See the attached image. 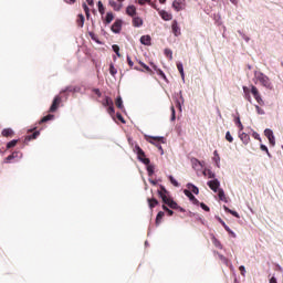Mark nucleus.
Listing matches in <instances>:
<instances>
[{
  "label": "nucleus",
  "mask_w": 283,
  "mask_h": 283,
  "mask_svg": "<svg viewBox=\"0 0 283 283\" xmlns=\"http://www.w3.org/2000/svg\"><path fill=\"white\" fill-rule=\"evenodd\" d=\"M59 105H61V97L55 96L54 99H53V103L50 107V112H56V109H59Z\"/></svg>",
  "instance_id": "6e6552de"
},
{
  "label": "nucleus",
  "mask_w": 283,
  "mask_h": 283,
  "mask_svg": "<svg viewBox=\"0 0 283 283\" xmlns=\"http://www.w3.org/2000/svg\"><path fill=\"white\" fill-rule=\"evenodd\" d=\"M200 207H201V209H203V211H210V209L208 208V206L207 205H205V203H200Z\"/></svg>",
  "instance_id": "774afa93"
},
{
  "label": "nucleus",
  "mask_w": 283,
  "mask_h": 283,
  "mask_svg": "<svg viewBox=\"0 0 283 283\" xmlns=\"http://www.w3.org/2000/svg\"><path fill=\"white\" fill-rule=\"evenodd\" d=\"M188 189H190V191L192 193H195V196H198L200 193V189H198V187H196V185L193 184H187Z\"/></svg>",
  "instance_id": "dca6fc26"
},
{
  "label": "nucleus",
  "mask_w": 283,
  "mask_h": 283,
  "mask_svg": "<svg viewBox=\"0 0 283 283\" xmlns=\"http://www.w3.org/2000/svg\"><path fill=\"white\" fill-rule=\"evenodd\" d=\"M114 21V14L112 12H108L106 14V23H112Z\"/></svg>",
  "instance_id": "e433bc0d"
},
{
  "label": "nucleus",
  "mask_w": 283,
  "mask_h": 283,
  "mask_svg": "<svg viewBox=\"0 0 283 283\" xmlns=\"http://www.w3.org/2000/svg\"><path fill=\"white\" fill-rule=\"evenodd\" d=\"M149 138H151L153 140H157L158 143H163L165 144V137L163 136H150Z\"/></svg>",
  "instance_id": "c756f323"
},
{
  "label": "nucleus",
  "mask_w": 283,
  "mask_h": 283,
  "mask_svg": "<svg viewBox=\"0 0 283 283\" xmlns=\"http://www.w3.org/2000/svg\"><path fill=\"white\" fill-rule=\"evenodd\" d=\"M208 187L211 189V191H213L214 193H218L220 191V180L218 179H212L210 181L207 182Z\"/></svg>",
  "instance_id": "7ed1b4c3"
},
{
  "label": "nucleus",
  "mask_w": 283,
  "mask_h": 283,
  "mask_svg": "<svg viewBox=\"0 0 283 283\" xmlns=\"http://www.w3.org/2000/svg\"><path fill=\"white\" fill-rule=\"evenodd\" d=\"M238 33L240 34V36H242L243 41L245 43H249V41H251V38H249L247 34H244L242 31H238Z\"/></svg>",
  "instance_id": "f704fd0d"
},
{
  "label": "nucleus",
  "mask_w": 283,
  "mask_h": 283,
  "mask_svg": "<svg viewBox=\"0 0 283 283\" xmlns=\"http://www.w3.org/2000/svg\"><path fill=\"white\" fill-rule=\"evenodd\" d=\"M203 174H205V176L207 174L208 178H213V180H216V172L208 170V172H203Z\"/></svg>",
  "instance_id": "5fc2aeb1"
},
{
  "label": "nucleus",
  "mask_w": 283,
  "mask_h": 283,
  "mask_svg": "<svg viewBox=\"0 0 283 283\" xmlns=\"http://www.w3.org/2000/svg\"><path fill=\"white\" fill-rule=\"evenodd\" d=\"M254 98L256 103H259V105H264V99H262V96L260 94L255 95Z\"/></svg>",
  "instance_id": "79ce46f5"
},
{
  "label": "nucleus",
  "mask_w": 283,
  "mask_h": 283,
  "mask_svg": "<svg viewBox=\"0 0 283 283\" xmlns=\"http://www.w3.org/2000/svg\"><path fill=\"white\" fill-rule=\"evenodd\" d=\"M219 260H221V262H223V264H229V260L227 258H224V255L219 254Z\"/></svg>",
  "instance_id": "052dcab7"
},
{
  "label": "nucleus",
  "mask_w": 283,
  "mask_h": 283,
  "mask_svg": "<svg viewBox=\"0 0 283 283\" xmlns=\"http://www.w3.org/2000/svg\"><path fill=\"white\" fill-rule=\"evenodd\" d=\"M154 165H148L147 166V172H148V176H154Z\"/></svg>",
  "instance_id": "c03bdc74"
},
{
  "label": "nucleus",
  "mask_w": 283,
  "mask_h": 283,
  "mask_svg": "<svg viewBox=\"0 0 283 283\" xmlns=\"http://www.w3.org/2000/svg\"><path fill=\"white\" fill-rule=\"evenodd\" d=\"M224 211H227L228 213H231V216H234V218H240V213H238V211L235 210H231L229 209L227 206H223Z\"/></svg>",
  "instance_id": "aec40b11"
},
{
  "label": "nucleus",
  "mask_w": 283,
  "mask_h": 283,
  "mask_svg": "<svg viewBox=\"0 0 283 283\" xmlns=\"http://www.w3.org/2000/svg\"><path fill=\"white\" fill-rule=\"evenodd\" d=\"M114 113H115V111H114V105L108 106V114H109L111 116H114Z\"/></svg>",
  "instance_id": "338daca9"
},
{
  "label": "nucleus",
  "mask_w": 283,
  "mask_h": 283,
  "mask_svg": "<svg viewBox=\"0 0 283 283\" xmlns=\"http://www.w3.org/2000/svg\"><path fill=\"white\" fill-rule=\"evenodd\" d=\"M2 136H6V137L12 136V128H4L2 130Z\"/></svg>",
  "instance_id": "473e14b6"
},
{
  "label": "nucleus",
  "mask_w": 283,
  "mask_h": 283,
  "mask_svg": "<svg viewBox=\"0 0 283 283\" xmlns=\"http://www.w3.org/2000/svg\"><path fill=\"white\" fill-rule=\"evenodd\" d=\"M213 161L216 163V167L220 169V156L213 157Z\"/></svg>",
  "instance_id": "4d7b16f0"
},
{
  "label": "nucleus",
  "mask_w": 283,
  "mask_h": 283,
  "mask_svg": "<svg viewBox=\"0 0 283 283\" xmlns=\"http://www.w3.org/2000/svg\"><path fill=\"white\" fill-rule=\"evenodd\" d=\"M252 136L253 138H255V140H260V143H262V138L260 137V134H258V132H253Z\"/></svg>",
  "instance_id": "bf43d9fd"
},
{
  "label": "nucleus",
  "mask_w": 283,
  "mask_h": 283,
  "mask_svg": "<svg viewBox=\"0 0 283 283\" xmlns=\"http://www.w3.org/2000/svg\"><path fill=\"white\" fill-rule=\"evenodd\" d=\"M168 207L170 209H179L178 203H176V201H174L172 199L170 200V202L168 203Z\"/></svg>",
  "instance_id": "ea45409f"
},
{
  "label": "nucleus",
  "mask_w": 283,
  "mask_h": 283,
  "mask_svg": "<svg viewBox=\"0 0 283 283\" xmlns=\"http://www.w3.org/2000/svg\"><path fill=\"white\" fill-rule=\"evenodd\" d=\"M171 30H172V34L175 36H180L181 31H180V27L178 25V21L177 20L172 21Z\"/></svg>",
  "instance_id": "423d86ee"
},
{
  "label": "nucleus",
  "mask_w": 283,
  "mask_h": 283,
  "mask_svg": "<svg viewBox=\"0 0 283 283\" xmlns=\"http://www.w3.org/2000/svg\"><path fill=\"white\" fill-rule=\"evenodd\" d=\"M177 70L180 73L182 83H185V67L182 66V62L177 63Z\"/></svg>",
  "instance_id": "4468645a"
},
{
  "label": "nucleus",
  "mask_w": 283,
  "mask_h": 283,
  "mask_svg": "<svg viewBox=\"0 0 283 283\" xmlns=\"http://www.w3.org/2000/svg\"><path fill=\"white\" fill-rule=\"evenodd\" d=\"M164 53L167 57H169V61L174 60V52L170 49H165Z\"/></svg>",
  "instance_id": "a878e982"
},
{
  "label": "nucleus",
  "mask_w": 283,
  "mask_h": 283,
  "mask_svg": "<svg viewBox=\"0 0 283 283\" xmlns=\"http://www.w3.org/2000/svg\"><path fill=\"white\" fill-rule=\"evenodd\" d=\"M243 93H244V98H247V101L251 103V91L249 90V87L243 86Z\"/></svg>",
  "instance_id": "6ab92c4d"
},
{
  "label": "nucleus",
  "mask_w": 283,
  "mask_h": 283,
  "mask_svg": "<svg viewBox=\"0 0 283 283\" xmlns=\"http://www.w3.org/2000/svg\"><path fill=\"white\" fill-rule=\"evenodd\" d=\"M109 73L112 76H116V74H118V71L116 70V67H114V64H111Z\"/></svg>",
  "instance_id": "c9c22d12"
},
{
  "label": "nucleus",
  "mask_w": 283,
  "mask_h": 283,
  "mask_svg": "<svg viewBox=\"0 0 283 283\" xmlns=\"http://www.w3.org/2000/svg\"><path fill=\"white\" fill-rule=\"evenodd\" d=\"M139 65H142V67H144V70H146V72H151V69L147 64H145V62L139 61Z\"/></svg>",
  "instance_id": "864d4df0"
},
{
  "label": "nucleus",
  "mask_w": 283,
  "mask_h": 283,
  "mask_svg": "<svg viewBox=\"0 0 283 283\" xmlns=\"http://www.w3.org/2000/svg\"><path fill=\"white\" fill-rule=\"evenodd\" d=\"M168 180H170V184H171L174 187H180V184L178 182V180H176V178H174V176L169 175V176H168Z\"/></svg>",
  "instance_id": "b1692460"
},
{
  "label": "nucleus",
  "mask_w": 283,
  "mask_h": 283,
  "mask_svg": "<svg viewBox=\"0 0 283 283\" xmlns=\"http://www.w3.org/2000/svg\"><path fill=\"white\" fill-rule=\"evenodd\" d=\"M163 202H164L165 205H168V206H169V203L171 202V199L167 198V196H164V197H163Z\"/></svg>",
  "instance_id": "69168bd1"
},
{
  "label": "nucleus",
  "mask_w": 283,
  "mask_h": 283,
  "mask_svg": "<svg viewBox=\"0 0 283 283\" xmlns=\"http://www.w3.org/2000/svg\"><path fill=\"white\" fill-rule=\"evenodd\" d=\"M81 88H78V87H76V86H74V87H72V86H69V87H66L65 90H63L62 92H78Z\"/></svg>",
  "instance_id": "58836bf2"
},
{
  "label": "nucleus",
  "mask_w": 283,
  "mask_h": 283,
  "mask_svg": "<svg viewBox=\"0 0 283 283\" xmlns=\"http://www.w3.org/2000/svg\"><path fill=\"white\" fill-rule=\"evenodd\" d=\"M264 135L266 136L270 145H272V147H275V135H273V132L271 130V128H266L264 130Z\"/></svg>",
  "instance_id": "20e7f679"
},
{
  "label": "nucleus",
  "mask_w": 283,
  "mask_h": 283,
  "mask_svg": "<svg viewBox=\"0 0 283 283\" xmlns=\"http://www.w3.org/2000/svg\"><path fill=\"white\" fill-rule=\"evenodd\" d=\"M17 154H19V153H13L12 155H9L6 158V163H10V160H14V158H17Z\"/></svg>",
  "instance_id": "09e8293b"
},
{
  "label": "nucleus",
  "mask_w": 283,
  "mask_h": 283,
  "mask_svg": "<svg viewBox=\"0 0 283 283\" xmlns=\"http://www.w3.org/2000/svg\"><path fill=\"white\" fill-rule=\"evenodd\" d=\"M83 9H84V12H85L87 19H90V7H87L86 3H83Z\"/></svg>",
  "instance_id": "3c124183"
},
{
  "label": "nucleus",
  "mask_w": 283,
  "mask_h": 283,
  "mask_svg": "<svg viewBox=\"0 0 283 283\" xmlns=\"http://www.w3.org/2000/svg\"><path fill=\"white\" fill-rule=\"evenodd\" d=\"M172 8L175 12H182L187 8V0H174Z\"/></svg>",
  "instance_id": "f03ea898"
},
{
  "label": "nucleus",
  "mask_w": 283,
  "mask_h": 283,
  "mask_svg": "<svg viewBox=\"0 0 283 283\" xmlns=\"http://www.w3.org/2000/svg\"><path fill=\"white\" fill-rule=\"evenodd\" d=\"M77 23H78L80 28H83V25H85V17L83 14L78 15Z\"/></svg>",
  "instance_id": "c85d7f7f"
},
{
  "label": "nucleus",
  "mask_w": 283,
  "mask_h": 283,
  "mask_svg": "<svg viewBox=\"0 0 283 283\" xmlns=\"http://www.w3.org/2000/svg\"><path fill=\"white\" fill-rule=\"evenodd\" d=\"M184 193L187 198H189L190 202L196 198V196H193V193H191V191H189L188 189H185Z\"/></svg>",
  "instance_id": "cd10ccee"
},
{
  "label": "nucleus",
  "mask_w": 283,
  "mask_h": 283,
  "mask_svg": "<svg viewBox=\"0 0 283 283\" xmlns=\"http://www.w3.org/2000/svg\"><path fill=\"white\" fill-rule=\"evenodd\" d=\"M239 271H240L241 275H243V277H244V275H247V268H244V265H241L239 268Z\"/></svg>",
  "instance_id": "13d9d810"
},
{
  "label": "nucleus",
  "mask_w": 283,
  "mask_h": 283,
  "mask_svg": "<svg viewBox=\"0 0 283 283\" xmlns=\"http://www.w3.org/2000/svg\"><path fill=\"white\" fill-rule=\"evenodd\" d=\"M226 140H228V143H233V136L231 135V132L226 133Z\"/></svg>",
  "instance_id": "37998d69"
},
{
  "label": "nucleus",
  "mask_w": 283,
  "mask_h": 283,
  "mask_svg": "<svg viewBox=\"0 0 283 283\" xmlns=\"http://www.w3.org/2000/svg\"><path fill=\"white\" fill-rule=\"evenodd\" d=\"M138 3L139 6H145V3H148V6H150L151 8L158 10V6H156V3H154L151 0H138Z\"/></svg>",
  "instance_id": "2eb2a0df"
},
{
  "label": "nucleus",
  "mask_w": 283,
  "mask_h": 283,
  "mask_svg": "<svg viewBox=\"0 0 283 283\" xmlns=\"http://www.w3.org/2000/svg\"><path fill=\"white\" fill-rule=\"evenodd\" d=\"M140 44L142 45H151V36L149 35H143L140 38Z\"/></svg>",
  "instance_id": "f8f14e48"
},
{
  "label": "nucleus",
  "mask_w": 283,
  "mask_h": 283,
  "mask_svg": "<svg viewBox=\"0 0 283 283\" xmlns=\"http://www.w3.org/2000/svg\"><path fill=\"white\" fill-rule=\"evenodd\" d=\"M218 196H219V200H221L222 202H229L227 200V195L224 193V190L223 189H219V191L217 192Z\"/></svg>",
  "instance_id": "a211bd4d"
},
{
  "label": "nucleus",
  "mask_w": 283,
  "mask_h": 283,
  "mask_svg": "<svg viewBox=\"0 0 283 283\" xmlns=\"http://www.w3.org/2000/svg\"><path fill=\"white\" fill-rule=\"evenodd\" d=\"M255 109H256V114H259L260 116H264L265 112L259 105H255Z\"/></svg>",
  "instance_id": "de8ad7c7"
},
{
  "label": "nucleus",
  "mask_w": 283,
  "mask_h": 283,
  "mask_svg": "<svg viewBox=\"0 0 283 283\" xmlns=\"http://www.w3.org/2000/svg\"><path fill=\"white\" fill-rule=\"evenodd\" d=\"M120 28H122V22L120 21H116L112 25V32H114L115 34H118V32H120Z\"/></svg>",
  "instance_id": "ddd939ff"
},
{
  "label": "nucleus",
  "mask_w": 283,
  "mask_h": 283,
  "mask_svg": "<svg viewBox=\"0 0 283 283\" xmlns=\"http://www.w3.org/2000/svg\"><path fill=\"white\" fill-rule=\"evenodd\" d=\"M163 218H165V212L159 211V212L157 213V217H156V224H157V226L160 224V222H163Z\"/></svg>",
  "instance_id": "4be33fe9"
},
{
  "label": "nucleus",
  "mask_w": 283,
  "mask_h": 283,
  "mask_svg": "<svg viewBox=\"0 0 283 283\" xmlns=\"http://www.w3.org/2000/svg\"><path fill=\"white\" fill-rule=\"evenodd\" d=\"M97 8H98L99 14H105V7H103V2L102 1L97 2Z\"/></svg>",
  "instance_id": "7c9ffc66"
},
{
  "label": "nucleus",
  "mask_w": 283,
  "mask_h": 283,
  "mask_svg": "<svg viewBox=\"0 0 283 283\" xmlns=\"http://www.w3.org/2000/svg\"><path fill=\"white\" fill-rule=\"evenodd\" d=\"M135 149L137 151L138 160H140V158H145V151L142 150L140 146H135Z\"/></svg>",
  "instance_id": "412c9836"
},
{
  "label": "nucleus",
  "mask_w": 283,
  "mask_h": 283,
  "mask_svg": "<svg viewBox=\"0 0 283 283\" xmlns=\"http://www.w3.org/2000/svg\"><path fill=\"white\" fill-rule=\"evenodd\" d=\"M103 105H104L105 107H109V106L114 105V101H112L111 97H105V99H104V102H103Z\"/></svg>",
  "instance_id": "393cba45"
},
{
  "label": "nucleus",
  "mask_w": 283,
  "mask_h": 283,
  "mask_svg": "<svg viewBox=\"0 0 283 283\" xmlns=\"http://www.w3.org/2000/svg\"><path fill=\"white\" fill-rule=\"evenodd\" d=\"M156 10L164 21H171V19H174V15L171 13L165 10H160L159 8H157Z\"/></svg>",
  "instance_id": "39448f33"
},
{
  "label": "nucleus",
  "mask_w": 283,
  "mask_h": 283,
  "mask_svg": "<svg viewBox=\"0 0 283 283\" xmlns=\"http://www.w3.org/2000/svg\"><path fill=\"white\" fill-rule=\"evenodd\" d=\"M148 143H150V145H155L157 147V149H159V151H161V156H163V154H165V150L163 149V146L160 144H156V143H154V140H148Z\"/></svg>",
  "instance_id": "2f4dec72"
},
{
  "label": "nucleus",
  "mask_w": 283,
  "mask_h": 283,
  "mask_svg": "<svg viewBox=\"0 0 283 283\" xmlns=\"http://www.w3.org/2000/svg\"><path fill=\"white\" fill-rule=\"evenodd\" d=\"M254 83H259V85H262L265 90H273V82H271V78L260 71L254 72Z\"/></svg>",
  "instance_id": "f257e3e1"
},
{
  "label": "nucleus",
  "mask_w": 283,
  "mask_h": 283,
  "mask_svg": "<svg viewBox=\"0 0 283 283\" xmlns=\"http://www.w3.org/2000/svg\"><path fill=\"white\" fill-rule=\"evenodd\" d=\"M140 163L149 166L150 160H149V158L144 157V158H140Z\"/></svg>",
  "instance_id": "0e129e2a"
},
{
  "label": "nucleus",
  "mask_w": 283,
  "mask_h": 283,
  "mask_svg": "<svg viewBox=\"0 0 283 283\" xmlns=\"http://www.w3.org/2000/svg\"><path fill=\"white\" fill-rule=\"evenodd\" d=\"M133 25L135 28H140V25H143V19H140V17H134L133 18Z\"/></svg>",
  "instance_id": "f3484780"
},
{
  "label": "nucleus",
  "mask_w": 283,
  "mask_h": 283,
  "mask_svg": "<svg viewBox=\"0 0 283 283\" xmlns=\"http://www.w3.org/2000/svg\"><path fill=\"white\" fill-rule=\"evenodd\" d=\"M113 51L115 52V54H117L118 57H120V48L118 45H113Z\"/></svg>",
  "instance_id": "49530a36"
},
{
  "label": "nucleus",
  "mask_w": 283,
  "mask_h": 283,
  "mask_svg": "<svg viewBox=\"0 0 283 283\" xmlns=\"http://www.w3.org/2000/svg\"><path fill=\"white\" fill-rule=\"evenodd\" d=\"M157 73H158L159 76H161V78L167 81V75H165V72H163V70H157Z\"/></svg>",
  "instance_id": "680f3d73"
},
{
  "label": "nucleus",
  "mask_w": 283,
  "mask_h": 283,
  "mask_svg": "<svg viewBox=\"0 0 283 283\" xmlns=\"http://www.w3.org/2000/svg\"><path fill=\"white\" fill-rule=\"evenodd\" d=\"M251 94H252L253 96L260 95V92L258 91V87L251 86Z\"/></svg>",
  "instance_id": "8fccbe9b"
},
{
  "label": "nucleus",
  "mask_w": 283,
  "mask_h": 283,
  "mask_svg": "<svg viewBox=\"0 0 283 283\" xmlns=\"http://www.w3.org/2000/svg\"><path fill=\"white\" fill-rule=\"evenodd\" d=\"M176 105L179 112H182V105H185V97L182 96V91L179 92V99H176Z\"/></svg>",
  "instance_id": "1a4fd4ad"
},
{
  "label": "nucleus",
  "mask_w": 283,
  "mask_h": 283,
  "mask_svg": "<svg viewBox=\"0 0 283 283\" xmlns=\"http://www.w3.org/2000/svg\"><path fill=\"white\" fill-rule=\"evenodd\" d=\"M115 105H116V107H118V109H123V107H124L123 106V97L118 96L116 98Z\"/></svg>",
  "instance_id": "bb28decb"
},
{
  "label": "nucleus",
  "mask_w": 283,
  "mask_h": 283,
  "mask_svg": "<svg viewBox=\"0 0 283 283\" xmlns=\"http://www.w3.org/2000/svg\"><path fill=\"white\" fill-rule=\"evenodd\" d=\"M54 118V115H46L41 119V123H48V120H52Z\"/></svg>",
  "instance_id": "a18cd8bd"
},
{
  "label": "nucleus",
  "mask_w": 283,
  "mask_h": 283,
  "mask_svg": "<svg viewBox=\"0 0 283 283\" xmlns=\"http://www.w3.org/2000/svg\"><path fill=\"white\" fill-rule=\"evenodd\" d=\"M192 165H193V167H202V164H201L200 160H198V159H195V160L192 161Z\"/></svg>",
  "instance_id": "e2e57ef3"
},
{
  "label": "nucleus",
  "mask_w": 283,
  "mask_h": 283,
  "mask_svg": "<svg viewBox=\"0 0 283 283\" xmlns=\"http://www.w3.org/2000/svg\"><path fill=\"white\" fill-rule=\"evenodd\" d=\"M108 3H109V7L113 8L116 12H119V10L123 9V3H119V4H118V3H117L116 1H114V0H109Z\"/></svg>",
  "instance_id": "9b49d317"
},
{
  "label": "nucleus",
  "mask_w": 283,
  "mask_h": 283,
  "mask_svg": "<svg viewBox=\"0 0 283 283\" xmlns=\"http://www.w3.org/2000/svg\"><path fill=\"white\" fill-rule=\"evenodd\" d=\"M211 240H212V244H213L217 249H222V243H220V241H219L218 239H216V237L212 235Z\"/></svg>",
  "instance_id": "5701e85b"
},
{
  "label": "nucleus",
  "mask_w": 283,
  "mask_h": 283,
  "mask_svg": "<svg viewBox=\"0 0 283 283\" xmlns=\"http://www.w3.org/2000/svg\"><path fill=\"white\" fill-rule=\"evenodd\" d=\"M17 139H13L7 144V149H12V147H17Z\"/></svg>",
  "instance_id": "72a5a7b5"
},
{
  "label": "nucleus",
  "mask_w": 283,
  "mask_h": 283,
  "mask_svg": "<svg viewBox=\"0 0 283 283\" xmlns=\"http://www.w3.org/2000/svg\"><path fill=\"white\" fill-rule=\"evenodd\" d=\"M239 138L243 143V145H249V143L251 142V137L249 136V134L243 132H239Z\"/></svg>",
  "instance_id": "0eeeda50"
},
{
  "label": "nucleus",
  "mask_w": 283,
  "mask_h": 283,
  "mask_svg": "<svg viewBox=\"0 0 283 283\" xmlns=\"http://www.w3.org/2000/svg\"><path fill=\"white\" fill-rule=\"evenodd\" d=\"M260 148L261 151H265L269 158H271V153H269V147H266V145L261 144Z\"/></svg>",
  "instance_id": "a19ab883"
},
{
  "label": "nucleus",
  "mask_w": 283,
  "mask_h": 283,
  "mask_svg": "<svg viewBox=\"0 0 283 283\" xmlns=\"http://www.w3.org/2000/svg\"><path fill=\"white\" fill-rule=\"evenodd\" d=\"M126 14H128V17H136V6L134 4H129L127 8H126Z\"/></svg>",
  "instance_id": "9d476101"
},
{
  "label": "nucleus",
  "mask_w": 283,
  "mask_h": 283,
  "mask_svg": "<svg viewBox=\"0 0 283 283\" xmlns=\"http://www.w3.org/2000/svg\"><path fill=\"white\" fill-rule=\"evenodd\" d=\"M219 222L222 224V227L226 229V231H231V228H229V226H227V223L224 221H222V219L219 218Z\"/></svg>",
  "instance_id": "6e6d98bb"
},
{
  "label": "nucleus",
  "mask_w": 283,
  "mask_h": 283,
  "mask_svg": "<svg viewBox=\"0 0 283 283\" xmlns=\"http://www.w3.org/2000/svg\"><path fill=\"white\" fill-rule=\"evenodd\" d=\"M148 203H149L150 209H154V207H156V205H158V200L148 199Z\"/></svg>",
  "instance_id": "4c0bfd02"
},
{
  "label": "nucleus",
  "mask_w": 283,
  "mask_h": 283,
  "mask_svg": "<svg viewBox=\"0 0 283 283\" xmlns=\"http://www.w3.org/2000/svg\"><path fill=\"white\" fill-rule=\"evenodd\" d=\"M170 112H171V118L170 120H176V108L174 106L170 107Z\"/></svg>",
  "instance_id": "603ef678"
}]
</instances>
